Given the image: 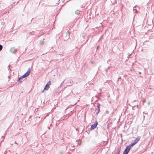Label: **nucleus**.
I'll return each instance as SVG.
<instances>
[{"instance_id": "obj_5", "label": "nucleus", "mask_w": 154, "mask_h": 154, "mask_svg": "<svg viewBox=\"0 0 154 154\" xmlns=\"http://www.w3.org/2000/svg\"><path fill=\"white\" fill-rule=\"evenodd\" d=\"M140 139V137H138L134 140V142L136 144Z\"/></svg>"}, {"instance_id": "obj_4", "label": "nucleus", "mask_w": 154, "mask_h": 154, "mask_svg": "<svg viewBox=\"0 0 154 154\" xmlns=\"http://www.w3.org/2000/svg\"><path fill=\"white\" fill-rule=\"evenodd\" d=\"M72 80L70 79L68 80L67 81V83L66 84L67 86H70L72 85Z\"/></svg>"}, {"instance_id": "obj_11", "label": "nucleus", "mask_w": 154, "mask_h": 154, "mask_svg": "<svg viewBox=\"0 0 154 154\" xmlns=\"http://www.w3.org/2000/svg\"><path fill=\"white\" fill-rule=\"evenodd\" d=\"M109 69V68H107V69H105V71L106 72H107V71H108V69Z\"/></svg>"}, {"instance_id": "obj_3", "label": "nucleus", "mask_w": 154, "mask_h": 154, "mask_svg": "<svg viewBox=\"0 0 154 154\" xmlns=\"http://www.w3.org/2000/svg\"><path fill=\"white\" fill-rule=\"evenodd\" d=\"M97 124H98L97 122V121L95 122H94V123L91 126V129L92 130V129H94V128H96Z\"/></svg>"}, {"instance_id": "obj_19", "label": "nucleus", "mask_w": 154, "mask_h": 154, "mask_svg": "<svg viewBox=\"0 0 154 154\" xmlns=\"http://www.w3.org/2000/svg\"><path fill=\"white\" fill-rule=\"evenodd\" d=\"M143 113L146 114V113H144V112H143Z\"/></svg>"}, {"instance_id": "obj_16", "label": "nucleus", "mask_w": 154, "mask_h": 154, "mask_svg": "<svg viewBox=\"0 0 154 154\" xmlns=\"http://www.w3.org/2000/svg\"><path fill=\"white\" fill-rule=\"evenodd\" d=\"M106 112L107 113H109V112L108 111H106Z\"/></svg>"}, {"instance_id": "obj_9", "label": "nucleus", "mask_w": 154, "mask_h": 154, "mask_svg": "<svg viewBox=\"0 0 154 154\" xmlns=\"http://www.w3.org/2000/svg\"><path fill=\"white\" fill-rule=\"evenodd\" d=\"M135 144H136L134 142L133 143H132L131 144H130L129 146H130L131 147L133 146H134Z\"/></svg>"}, {"instance_id": "obj_14", "label": "nucleus", "mask_w": 154, "mask_h": 154, "mask_svg": "<svg viewBox=\"0 0 154 154\" xmlns=\"http://www.w3.org/2000/svg\"><path fill=\"white\" fill-rule=\"evenodd\" d=\"M150 102H149L148 103V105H150Z\"/></svg>"}, {"instance_id": "obj_13", "label": "nucleus", "mask_w": 154, "mask_h": 154, "mask_svg": "<svg viewBox=\"0 0 154 154\" xmlns=\"http://www.w3.org/2000/svg\"><path fill=\"white\" fill-rule=\"evenodd\" d=\"M45 131H44L43 132H42V134H43L44 133H45Z\"/></svg>"}, {"instance_id": "obj_10", "label": "nucleus", "mask_w": 154, "mask_h": 154, "mask_svg": "<svg viewBox=\"0 0 154 154\" xmlns=\"http://www.w3.org/2000/svg\"><path fill=\"white\" fill-rule=\"evenodd\" d=\"M3 47L1 45H0V51L2 49Z\"/></svg>"}, {"instance_id": "obj_1", "label": "nucleus", "mask_w": 154, "mask_h": 154, "mask_svg": "<svg viewBox=\"0 0 154 154\" xmlns=\"http://www.w3.org/2000/svg\"><path fill=\"white\" fill-rule=\"evenodd\" d=\"M30 69L29 68L27 72L23 75L21 76L19 79V81L21 82L22 80V79L23 78H25L26 77H27L30 74Z\"/></svg>"}, {"instance_id": "obj_15", "label": "nucleus", "mask_w": 154, "mask_h": 154, "mask_svg": "<svg viewBox=\"0 0 154 154\" xmlns=\"http://www.w3.org/2000/svg\"><path fill=\"white\" fill-rule=\"evenodd\" d=\"M131 56V54H130L128 55V57H129V58Z\"/></svg>"}, {"instance_id": "obj_21", "label": "nucleus", "mask_w": 154, "mask_h": 154, "mask_svg": "<svg viewBox=\"0 0 154 154\" xmlns=\"http://www.w3.org/2000/svg\"><path fill=\"white\" fill-rule=\"evenodd\" d=\"M64 82V81H63V83Z\"/></svg>"}, {"instance_id": "obj_8", "label": "nucleus", "mask_w": 154, "mask_h": 154, "mask_svg": "<svg viewBox=\"0 0 154 154\" xmlns=\"http://www.w3.org/2000/svg\"><path fill=\"white\" fill-rule=\"evenodd\" d=\"M97 107V108L98 109V111L97 112V114H98V113L100 111V105H98Z\"/></svg>"}, {"instance_id": "obj_18", "label": "nucleus", "mask_w": 154, "mask_h": 154, "mask_svg": "<svg viewBox=\"0 0 154 154\" xmlns=\"http://www.w3.org/2000/svg\"><path fill=\"white\" fill-rule=\"evenodd\" d=\"M99 48V47L98 46V47H97V49H98V48Z\"/></svg>"}, {"instance_id": "obj_2", "label": "nucleus", "mask_w": 154, "mask_h": 154, "mask_svg": "<svg viewBox=\"0 0 154 154\" xmlns=\"http://www.w3.org/2000/svg\"><path fill=\"white\" fill-rule=\"evenodd\" d=\"M51 81H48L44 88V90L42 92H43L44 90H48L49 89V86L51 85Z\"/></svg>"}, {"instance_id": "obj_7", "label": "nucleus", "mask_w": 154, "mask_h": 154, "mask_svg": "<svg viewBox=\"0 0 154 154\" xmlns=\"http://www.w3.org/2000/svg\"><path fill=\"white\" fill-rule=\"evenodd\" d=\"M129 152H128L126 149H125L124 151L123 154H128V153Z\"/></svg>"}, {"instance_id": "obj_6", "label": "nucleus", "mask_w": 154, "mask_h": 154, "mask_svg": "<svg viewBox=\"0 0 154 154\" xmlns=\"http://www.w3.org/2000/svg\"><path fill=\"white\" fill-rule=\"evenodd\" d=\"M130 149H131V146H129L126 147L125 149H126V150H127L128 152H129V150H130Z\"/></svg>"}, {"instance_id": "obj_12", "label": "nucleus", "mask_w": 154, "mask_h": 154, "mask_svg": "<svg viewBox=\"0 0 154 154\" xmlns=\"http://www.w3.org/2000/svg\"><path fill=\"white\" fill-rule=\"evenodd\" d=\"M142 101H143V103H145L146 102V100H145V99H144V100H143Z\"/></svg>"}, {"instance_id": "obj_17", "label": "nucleus", "mask_w": 154, "mask_h": 154, "mask_svg": "<svg viewBox=\"0 0 154 154\" xmlns=\"http://www.w3.org/2000/svg\"><path fill=\"white\" fill-rule=\"evenodd\" d=\"M68 33L69 35L70 34V33L69 32H68Z\"/></svg>"}, {"instance_id": "obj_20", "label": "nucleus", "mask_w": 154, "mask_h": 154, "mask_svg": "<svg viewBox=\"0 0 154 154\" xmlns=\"http://www.w3.org/2000/svg\"><path fill=\"white\" fill-rule=\"evenodd\" d=\"M100 91H101V89H100Z\"/></svg>"}, {"instance_id": "obj_22", "label": "nucleus", "mask_w": 154, "mask_h": 154, "mask_svg": "<svg viewBox=\"0 0 154 154\" xmlns=\"http://www.w3.org/2000/svg\"><path fill=\"white\" fill-rule=\"evenodd\" d=\"M144 117H145V116H144Z\"/></svg>"}]
</instances>
